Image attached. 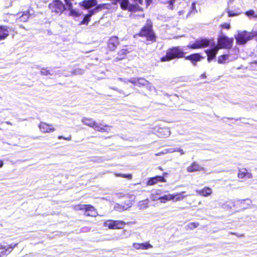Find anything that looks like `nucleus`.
Wrapping results in <instances>:
<instances>
[{
  "label": "nucleus",
  "mask_w": 257,
  "mask_h": 257,
  "mask_svg": "<svg viewBox=\"0 0 257 257\" xmlns=\"http://www.w3.org/2000/svg\"><path fill=\"white\" fill-rule=\"evenodd\" d=\"M93 128L95 131L101 132H108L110 131L111 126L103 123L96 122Z\"/></svg>",
  "instance_id": "obj_14"
},
{
  "label": "nucleus",
  "mask_w": 257,
  "mask_h": 257,
  "mask_svg": "<svg viewBox=\"0 0 257 257\" xmlns=\"http://www.w3.org/2000/svg\"><path fill=\"white\" fill-rule=\"evenodd\" d=\"M253 37L254 34L252 30L251 32H248L246 31H239L238 34L235 36V38L237 44L243 45Z\"/></svg>",
  "instance_id": "obj_3"
},
{
  "label": "nucleus",
  "mask_w": 257,
  "mask_h": 257,
  "mask_svg": "<svg viewBox=\"0 0 257 257\" xmlns=\"http://www.w3.org/2000/svg\"><path fill=\"white\" fill-rule=\"evenodd\" d=\"M175 0H165L164 3H169V5L168 6V9L173 10V4L175 2Z\"/></svg>",
  "instance_id": "obj_39"
},
{
  "label": "nucleus",
  "mask_w": 257,
  "mask_h": 257,
  "mask_svg": "<svg viewBox=\"0 0 257 257\" xmlns=\"http://www.w3.org/2000/svg\"><path fill=\"white\" fill-rule=\"evenodd\" d=\"M140 35L142 37H146L148 40L152 41L155 40V37L152 30L151 22H148L147 25L142 29L140 33Z\"/></svg>",
  "instance_id": "obj_4"
},
{
  "label": "nucleus",
  "mask_w": 257,
  "mask_h": 257,
  "mask_svg": "<svg viewBox=\"0 0 257 257\" xmlns=\"http://www.w3.org/2000/svg\"><path fill=\"white\" fill-rule=\"evenodd\" d=\"M65 2L66 3V9H71V8L72 7V4L70 2V0H65Z\"/></svg>",
  "instance_id": "obj_40"
},
{
  "label": "nucleus",
  "mask_w": 257,
  "mask_h": 257,
  "mask_svg": "<svg viewBox=\"0 0 257 257\" xmlns=\"http://www.w3.org/2000/svg\"><path fill=\"white\" fill-rule=\"evenodd\" d=\"M64 139L66 140H67V141H70V140H71V137H69L66 138H64Z\"/></svg>",
  "instance_id": "obj_52"
},
{
  "label": "nucleus",
  "mask_w": 257,
  "mask_h": 257,
  "mask_svg": "<svg viewBox=\"0 0 257 257\" xmlns=\"http://www.w3.org/2000/svg\"><path fill=\"white\" fill-rule=\"evenodd\" d=\"M184 56L183 50L179 47H175L169 49L166 53V55L162 57L161 60L162 62L168 61L175 58H183Z\"/></svg>",
  "instance_id": "obj_2"
},
{
  "label": "nucleus",
  "mask_w": 257,
  "mask_h": 257,
  "mask_svg": "<svg viewBox=\"0 0 257 257\" xmlns=\"http://www.w3.org/2000/svg\"><path fill=\"white\" fill-rule=\"evenodd\" d=\"M133 205V202L130 200H128L125 205H119L117 204V206H115V210L121 211L122 210H126L127 209L130 208Z\"/></svg>",
  "instance_id": "obj_23"
},
{
  "label": "nucleus",
  "mask_w": 257,
  "mask_h": 257,
  "mask_svg": "<svg viewBox=\"0 0 257 257\" xmlns=\"http://www.w3.org/2000/svg\"><path fill=\"white\" fill-rule=\"evenodd\" d=\"M126 223L121 220H108L104 222V226L109 229H115L122 228Z\"/></svg>",
  "instance_id": "obj_6"
},
{
  "label": "nucleus",
  "mask_w": 257,
  "mask_h": 257,
  "mask_svg": "<svg viewBox=\"0 0 257 257\" xmlns=\"http://www.w3.org/2000/svg\"><path fill=\"white\" fill-rule=\"evenodd\" d=\"M150 201L148 199L140 201L137 203V207L140 210H144L148 208L149 206Z\"/></svg>",
  "instance_id": "obj_22"
},
{
  "label": "nucleus",
  "mask_w": 257,
  "mask_h": 257,
  "mask_svg": "<svg viewBox=\"0 0 257 257\" xmlns=\"http://www.w3.org/2000/svg\"><path fill=\"white\" fill-rule=\"evenodd\" d=\"M233 43V39L229 38L226 36L221 35L218 38V45L213 49L206 50V53L207 55L208 61L210 62L215 57V56L220 48L228 49L231 47Z\"/></svg>",
  "instance_id": "obj_1"
},
{
  "label": "nucleus",
  "mask_w": 257,
  "mask_h": 257,
  "mask_svg": "<svg viewBox=\"0 0 257 257\" xmlns=\"http://www.w3.org/2000/svg\"><path fill=\"white\" fill-rule=\"evenodd\" d=\"M199 226V223L198 222H191L189 223L187 225V227L190 229H193Z\"/></svg>",
  "instance_id": "obj_36"
},
{
  "label": "nucleus",
  "mask_w": 257,
  "mask_h": 257,
  "mask_svg": "<svg viewBox=\"0 0 257 257\" xmlns=\"http://www.w3.org/2000/svg\"><path fill=\"white\" fill-rule=\"evenodd\" d=\"M105 4L99 5L97 6L93 10H94V13L97 11L99 9H103L105 6Z\"/></svg>",
  "instance_id": "obj_42"
},
{
  "label": "nucleus",
  "mask_w": 257,
  "mask_h": 257,
  "mask_svg": "<svg viewBox=\"0 0 257 257\" xmlns=\"http://www.w3.org/2000/svg\"><path fill=\"white\" fill-rule=\"evenodd\" d=\"M228 16H229V17H232V16H235V15H234V14H232V13H231V12H228Z\"/></svg>",
  "instance_id": "obj_50"
},
{
  "label": "nucleus",
  "mask_w": 257,
  "mask_h": 257,
  "mask_svg": "<svg viewBox=\"0 0 257 257\" xmlns=\"http://www.w3.org/2000/svg\"><path fill=\"white\" fill-rule=\"evenodd\" d=\"M201 77L202 78H205V77H206V76H205V75L204 74H202V75H201Z\"/></svg>",
  "instance_id": "obj_53"
},
{
  "label": "nucleus",
  "mask_w": 257,
  "mask_h": 257,
  "mask_svg": "<svg viewBox=\"0 0 257 257\" xmlns=\"http://www.w3.org/2000/svg\"><path fill=\"white\" fill-rule=\"evenodd\" d=\"M158 133L160 137L167 138L171 135V131L169 127L159 128Z\"/></svg>",
  "instance_id": "obj_21"
},
{
  "label": "nucleus",
  "mask_w": 257,
  "mask_h": 257,
  "mask_svg": "<svg viewBox=\"0 0 257 257\" xmlns=\"http://www.w3.org/2000/svg\"><path fill=\"white\" fill-rule=\"evenodd\" d=\"M175 152H179L181 155L185 154V152L181 148H176Z\"/></svg>",
  "instance_id": "obj_44"
},
{
  "label": "nucleus",
  "mask_w": 257,
  "mask_h": 257,
  "mask_svg": "<svg viewBox=\"0 0 257 257\" xmlns=\"http://www.w3.org/2000/svg\"><path fill=\"white\" fill-rule=\"evenodd\" d=\"M64 137H62V136H59V137H58V139H64Z\"/></svg>",
  "instance_id": "obj_55"
},
{
  "label": "nucleus",
  "mask_w": 257,
  "mask_h": 257,
  "mask_svg": "<svg viewBox=\"0 0 257 257\" xmlns=\"http://www.w3.org/2000/svg\"><path fill=\"white\" fill-rule=\"evenodd\" d=\"M97 0H85L81 3V5L85 9H88L96 6Z\"/></svg>",
  "instance_id": "obj_20"
},
{
  "label": "nucleus",
  "mask_w": 257,
  "mask_h": 257,
  "mask_svg": "<svg viewBox=\"0 0 257 257\" xmlns=\"http://www.w3.org/2000/svg\"><path fill=\"white\" fill-rule=\"evenodd\" d=\"M30 16L29 11H24L22 13L21 16L19 18L18 21L19 22H26L28 21Z\"/></svg>",
  "instance_id": "obj_30"
},
{
  "label": "nucleus",
  "mask_w": 257,
  "mask_h": 257,
  "mask_svg": "<svg viewBox=\"0 0 257 257\" xmlns=\"http://www.w3.org/2000/svg\"><path fill=\"white\" fill-rule=\"evenodd\" d=\"M202 58V57L200 56L199 54L196 53L187 56L186 57H185V59L191 61L192 63L194 65H195L196 62L200 61L201 60Z\"/></svg>",
  "instance_id": "obj_18"
},
{
  "label": "nucleus",
  "mask_w": 257,
  "mask_h": 257,
  "mask_svg": "<svg viewBox=\"0 0 257 257\" xmlns=\"http://www.w3.org/2000/svg\"><path fill=\"white\" fill-rule=\"evenodd\" d=\"M152 0H146L147 7L149 6L150 4L151 3Z\"/></svg>",
  "instance_id": "obj_47"
},
{
  "label": "nucleus",
  "mask_w": 257,
  "mask_h": 257,
  "mask_svg": "<svg viewBox=\"0 0 257 257\" xmlns=\"http://www.w3.org/2000/svg\"><path fill=\"white\" fill-rule=\"evenodd\" d=\"M118 3H120L122 9L126 10L128 9V2L127 0H120Z\"/></svg>",
  "instance_id": "obj_32"
},
{
  "label": "nucleus",
  "mask_w": 257,
  "mask_h": 257,
  "mask_svg": "<svg viewBox=\"0 0 257 257\" xmlns=\"http://www.w3.org/2000/svg\"><path fill=\"white\" fill-rule=\"evenodd\" d=\"M4 165L3 161L0 160V168L2 167Z\"/></svg>",
  "instance_id": "obj_51"
},
{
  "label": "nucleus",
  "mask_w": 257,
  "mask_h": 257,
  "mask_svg": "<svg viewBox=\"0 0 257 257\" xmlns=\"http://www.w3.org/2000/svg\"><path fill=\"white\" fill-rule=\"evenodd\" d=\"M245 14L248 17H253L255 18L257 17V15H255V12L253 10H249L245 13Z\"/></svg>",
  "instance_id": "obj_38"
},
{
  "label": "nucleus",
  "mask_w": 257,
  "mask_h": 257,
  "mask_svg": "<svg viewBox=\"0 0 257 257\" xmlns=\"http://www.w3.org/2000/svg\"><path fill=\"white\" fill-rule=\"evenodd\" d=\"M175 149H176V148H168L167 149H165L161 152L156 154V155L159 156V155H161L166 154L168 153H173L175 152Z\"/></svg>",
  "instance_id": "obj_31"
},
{
  "label": "nucleus",
  "mask_w": 257,
  "mask_h": 257,
  "mask_svg": "<svg viewBox=\"0 0 257 257\" xmlns=\"http://www.w3.org/2000/svg\"><path fill=\"white\" fill-rule=\"evenodd\" d=\"M115 176L116 177H121L125 178L128 179H131L132 176L131 174H115Z\"/></svg>",
  "instance_id": "obj_37"
},
{
  "label": "nucleus",
  "mask_w": 257,
  "mask_h": 257,
  "mask_svg": "<svg viewBox=\"0 0 257 257\" xmlns=\"http://www.w3.org/2000/svg\"><path fill=\"white\" fill-rule=\"evenodd\" d=\"M236 59H237L236 56H232L230 54L223 55L218 57V63L219 64H223L232 61Z\"/></svg>",
  "instance_id": "obj_10"
},
{
  "label": "nucleus",
  "mask_w": 257,
  "mask_h": 257,
  "mask_svg": "<svg viewBox=\"0 0 257 257\" xmlns=\"http://www.w3.org/2000/svg\"><path fill=\"white\" fill-rule=\"evenodd\" d=\"M118 80L123 81L125 83H127V82H131L138 87L147 86L148 85H150L149 82L143 78H133L127 80V81L123 80V79L119 78Z\"/></svg>",
  "instance_id": "obj_7"
},
{
  "label": "nucleus",
  "mask_w": 257,
  "mask_h": 257,
  "mask_svg": "<svg viewBox=\"0 0 257 257\" xmlns=\"http://www.w3.org/2000/svg\"><path fill=\"white\" fill-rule=\"evenodd\" d=\"M246 202V203H247L248 205H250V203H251V201H250V200H249V199H246V200H242V201H241V203H242V202L244 203V202Z\"/></svg>",
  "instance_id": "obj_46"
},
{
  "label": "nucleus",
  "mask_w": 257,
  "mask_h": 257,
  "mask_svg": "<svg viewBox=\"0 0 257 257\" xmlns=\"http://www.w3.org/2000/svg\"><path fill=\"white\" fill-rule=\"evenodd\" d=\"M121 238H126L130 236V234L126 233V230H123L122 231V234L121 235Z\"/></svg>",
  "instance_id": "obj_41"
},
{
  "label": "nucleus",
  "mask_w": 257,
  "mask_h": 257,
  "mask_svg": "<svg viewBox=\"0 0 257 257\" xmlns=\"http://www.w3.org/2000/svg\"><path fill=\"white\" fill-rule=\"evenodd\" d=\"M174 196L172 194H168L158 197V200L162 203H166L169 201H173Z\"/></svg>",
  "instance_id": "obj_24"
},
{
  "label": "nucleus",
  "mask_w": 257,
  "mask_h": 257,
  "mask_svg": "<svg viewBox=\"0 0 257 257\" xmlns=\"http://www.w3.org/2000/svg\"><path fill=\"white\" fill-rule=\"evenodd\" d=\"M238 177L240 179H250L252 177V174L245 169H239L238 173Z\"/></svg>",
  "instance_id": "obj_15"
},
{
  "label": "nucleus",
  "mask_w": 257,
  "mask_h": 257,
  "mask_svg": "<svg viewBox=\"0 0 257 257\" xmlns=\"http://www.w3.org/2000/svg\"><path fill=\"white\" fill-rule=\"evenodd\" d=\"M158 182H166V180L162 176H157L149 178L147 184L148 186H152L157 184Z\"/></svg>",
  "instance_id": "obj_12"
},
{
  "label": "nucleus",
  "mask_w": 257,
  "mask_h": 257,
  "mask_svg": "<svg viewBox=\"0 0 257 257\" xmlns=\"http://www.w3.org/2000/svg\"><path fill=\"white\" fill-rule=\"evenodd\" d=\"M79 71H81V70H79ZM77 74H81V72L76 73Z\"/></svg>",
  "instance_id": "obj_58"
},
{
  "label": "nucleus",
  "mask_w": 257,
  "mask_h": 257,
  "mask_svg": "<svg viewBox=\"0 0 257 257\" xmlns=\"http://www.w3.org/2000/svg\"><path fill=\"white\" fill-rule=\"evenodd\" d=\"M85 215L88 216H96L97 212L96 209L90 205H85Z\"/></svg>",
  "instance_id": "obj_16"
},
{
  "label": "nucleus",
  "mask_w": 257,
  "mask_h": 257,
  "mask_svg": "<svg viewBox=\"0 0 257 257\" xmlns=\"http://www.w3.org/2000/svg\"><path fill=\"white\" fill-rule=\"evenodd\" d=\"M70 11V15L72 16L78 17L80 16L79 13L76 10L72 9V7L71 9H68Z\"/></svg>",
  "instance_id": "obj_35"
},
{
  "label": "nucleus",
  "mask_w": 257,
  "mask_h": 257,
  "mask_svg": "<svg viewBox=\"0 0 257 257\" xmlns=\"http://www.w3.org/2000/svg\"><path fill=\"white\" fill-rule=\"evenodd\" d=\"M209 41L206 39L196 40L194 43L187 46V47L192 49H200L206 47L209 45Z\"/></svg>",
  "instance_id": "obj_8"
},
{
  "label": "nucleus",
  "mask_w": 257,
  "mask_h": 257,
  "mask_svg": "<svg viewBox=\"0 0 257 257\" xmlns=\"http://www.w3.org/2000/svg\"><path fill=\"white\" fill-rule=\"evenodd\" d=\"M134 1L136 3H139V4H141L143 0H134Z\"/></svg>",
  "instance_id": "obj_49"
},
{
  "label": "nucleus",
  "mask_w": 257,
  "mask_h": 257,
  "mask_svg": "<svg viewBox=\"0 0 257 257\" xmlns=\"http://www.w3.org/2000/svg\"><path fill=\"white\" fill-rule=\"evenodd\" d=\"M94 14V10H90L88 13L85 16L83 21L81 22V24L87 25L90 21V17Z\"/></svg>",
  "instance_id": "obj_29"
},
{
  "label": "nucleus",
  "mask_w": 257,
  "mask_h": 257,
  "mask_svg": "<svg viewBox=\"0 0 257 257\" xmlns=\"http://www.w3.org/2000/svg\"><path fill=\"white\" fill-rule=\"evenodd\" d=\"M253 33L254 37L257 36V24H256L253 28Z\"/></svg>",
  "instance_id": "obj_45"
},
{
  "label": "nucleus",
  "mask_w": 257,
  "mask_h": 257,
  "mask_svg": "<svg viewBox=\"0 0 257 257\" xmlns=\"http://www.w3.org/2000/svg\"><path fill=\"white\" fill-rule=\"evenodd\" d=\"M121 52H122V53H124L125 50H122L121 51Z\"/></svg>",
  "instance_id": "obj_56"
},
{
  "label": "nucleus",
  "mask_w": 257,
  "mask_h": 257,
  "mask_svg": "<svg viewBox=\"0 0 257 257\" xmlns=\"http://www.w3.org/2000/svg\"><path fill=\"white\" fill-rule=\"evenodd\" d=\"M40 131L42 133H50L55 131V128L52 124L41 121L38 125Z\"/></svg>",
  "instance_id": "obj_9"
},
{
  "label": "nucleus",
  "mask_w": 257,
  "mask_h": 257,
  "mask_svg": "<svg viewBox=\"0 0 257 257\" xmlns=\"http://www.w3.org/2000/svg\"><path fill=\"white\" fill-rule=\"evenodd\" d=\"M85 207V204H77L74 205L73 208L75 210H84Z\"/></svg>",
  "instance_id": "obj_34"
},
{
  "label": "nucleus",
  "mask_w": 257,
  "mask_h": 257,
  "mask_svg": "<svg viewBox=\"0 0 257 257\" xmlns=\"http://www.w3.org/2000/svg\"><path fill=\"white\" fill-rule=\"evenodd\" d=\"M119 44L118 38L116 37H111L108 42V47L111 51H114Z\"/></svg>",
  "instance_id": "obj_13"
},
{
  "label": "nucleus",
  "mask_w": 257,
  "mask_h": 257,
  "mask_svg": "<svg viewBox=\"0 0 257 257\" xmlns=\"http://www.w3.org/2000/svg\"><path fill=\"white\" fill-rule=\"evenodd\" d=\"M195 6V3L192 4V8H193Z\"/></svg>",
  "instance_id": "obj_57"
},
{
  "label": "nucleus",
  "mask_w": 257,
  "mask_h": 257,
  "mask_svg": "<svg viewBox=\"0 0 257 257\" xmlns=\"http://www.w3.org/2000/svg\"><path fill=\"white\" fill-rule=\"evenodd\" d=\"M196 193L202 196L207 197L212 193V189L208 187H205L201 190H196Z\"/></svg>",
  "instance_id": "obj_17"
},
{
  "label": "nucleus",
  "mask_w": 257,
  "mask_h": 257,
  "mask_svg": "<svg viewBox=\"0 0 257 257\" xmlns=\"http://www.w3.org/2000/svg\"><path fill=\"white\" fill-rule=\"evenodd\" d=\"M9 32L5 27H0V41L5 39L9 35Z\"/></svg>",
  "instance_id": "obj_26"
},
{
  "label": "nucleus",
  "mask_w": 257,
  "mask_h": 257,
  "mask_svg": "<svg viewBox=\"0 0 257 257\" xmlns=\"http://www.w3.org/2000/svg\"><path fill=\"white\" fill-rule=\"evenodd\" d=\"M49 8L52 12H54L57 14H61L66 9V7L59 0H55L53 1L49 5Z\"/></svg>",
  "instance_id": "obj_5"
},
{
  "label": "nucleus",
  "mask_w": 257,
  "mask_h": 257,
  "mask_svg": "<svg viewBox=\"0 0 257 257\" xmlns=\"http://www.w3.org/2000/svg\"><path fill=\"white\" fill-rule=\"evenodd\" d=\"M185 192H181L172 194L173 197V201L177 202L183 200L186 197V195H184V193Z\"/></svg>",
  "instance_id": "obj_27"
},
{
  "label": "nucleus",
  "mask_w": 257,
  "mask_h": 257,
  "mask_svg": "<svg viewBox=\"0 0 257 257\" xmlns=\"http://www.w3.org/2000/svg\"><path fill=\"white\" fill-rule=\"evenodd\" d=\"M82 122L89 127L93 128L96 122L91 118L83 117L81 120Z\"/></svg>",
  "instance_id": "obj_25"
},
{
  "label": "nucleus",
  "mask_w": 257,
  "mask_h": 257,
  "mask_svg": "<svg viewBox=\"0 0 257 257\" xmlns=\"http://www.w3.org/2000/svg\"><path fill=\"white\" fill-rule=\"evenodd\" d=\"M205 169L197 163L194 162L187 168L188 172H194L197 171H204Z\"/></svg>",
  "instance_id": "obj_11"
},
{
  "label": "nucleus",
  "mask_w": 257,
  "mask_h": 257,
  "mask_svg": "<svg viewBox=\"0 0 257 257\" xmlns=\"http://www.w3.org/2000/svg\"><path fill=\"white\" fill-rule=\"evenodd\" d=\"M17 245V244H15L14 245V246H13L12 244H11V245H9L8 246L6 247V246L0 244V249H5V250L4 251H2L1 252V253L2 254H6V253H7V252H8V253H10L13 250L14 247L15 246H16Z\"/></svg>",
  "instance_id": "obj_28"
},
{
  "label": "nucleus",
  "mask_w": 257,
  "mask_h": 257,
  "mask_svg": "<svg viewBox=\"0 0 257 257\" xmlns=\"http://www.w3.org/2000/svg\"><path fill=\"white\" fill-rule=\"evenodd\" d=\"M154 88H154V86H150V90L153 89H154Z\"/></svg>",
  "instance_id": "obj_54"
},
{
  "label": "nucleus",
  "mask_w": 257,
  "mask_h": 257,
  "mask_svg": "<svg viewBox=\"0 0 257 257\" xmlns=\"http://www.w3.org/2000/svg\"><path fill=\"white\" fill-rule=\"evenodd\" d=\"M133 246L136 249H147L153 247V246L149 242L134 243Z\"/></svg>",
  "instance_id": "obj_19"
},
{
  "label": "nucleus",
  "mask_w": 257,
  "mask_h": 257,
  "mask_svg": "<svg viewBox=\"0 0 257 257\" xmlns=\"http://www.w3.org/2000/svg\"><path fill=\"white\" fill-rule=\"evenodd\" d=\"M221 27L223 28L228 29L230 28V24L228 23H224L221 25Z\"/></svg>",
  "instance_id": "obj_43"
},
{
  "label": "nucleus",
  "mask_w": 257,
  "mask_h": 257,
  "mask_svg": "<svg viewBox=\"0 0 257 257\" xmlns=\"http://www.w3.org/2000/svg\"><path fill=\"white\" fill-rule=\"evenodd\" d=\"M151 198L153 201L159 200L158 198L156 196H154V195L152 196Z\"/></svg>",
  "instance_id": "obj_48"
},
{
  "label": "nucleus",
  "mask_w": 257,
  "mask_h": 257,
  "mask_svg": "<svg viewBox=\"0 0 257 257\" xmlns=\"http://www.w3.org/2000/svg\"><path fill=\"white\" fill-rule=\"evenodd\" d=\"M40 73L43 75H53V73L51 70L47 69V68H43L41 69Z\"/></svg>",
  "instance_id": "obj_33"
}]
</instances>
